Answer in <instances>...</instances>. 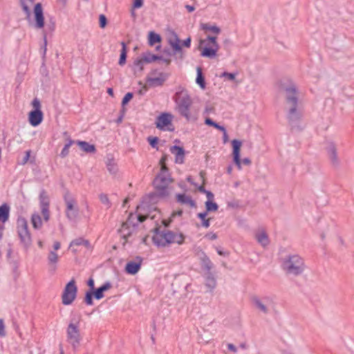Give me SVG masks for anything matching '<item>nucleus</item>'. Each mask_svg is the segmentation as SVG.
Here are the masks:
<instances>
[{
    "mask_svg": "<svg viewBox=\"0 0 354 354\" xmlns=\"http://www.w3.org/2000/svg\"><path fill=\"white\" fill-rule=\"evenodd\" d=\"M17 227L21 243L26 248H28L31 245L32 239L26 219L24 217H19L17 221Z\"/></svg>",
    "mask_w": 354,
    "mask_h": 354,
    "instance_id": "nucleus-7",
    "label": "nucleus"
},
{
    "mask_svg": "<svg viewBox=\"0 0 354 354\" xmlns=\"http://www.w3.org/2000/svg\"><path fill=\"white\" fill-rule=\"evenodd\" d=\"M198 48L201 50V55L202 57L209 59L216 57L219 50V44L216 37L207 35L205 39H201Z\"/></svg>",
    "mask_w": 354,
    "mask_h": 354,
    "instance_id": "nucleus-5",
    "label": "nucleus"
},
{
    "mask_svg": "<svg viewBox=\"0 0 354 354\" xmlns=\"http://www.w3.org/2000/svg\"><path fill=\"white\" fill-rule=\"evenodd\" d=\"M177 201L178 202L182 203L188 205L189 207H194L195 206V202L191 198L190 196L181 194L177 195Z\"/></svg>",
    "mask_w": 354,
    "mask_h": 354,
    "instance_id": "nucleus-31",
    "label": "nucleus"
},
{
    "mask_svg": "<svg viewBox=\"0 0 354 354\" xmlns=\"http://www.w3.org/2000/svg\"><path fill=\"white\" fill-rule=\"evenodd\" d=\"M75 245H84L86 248H90V243L88 241L84 239L83 238H78L71 242L69 248H73Z\"/></svg>",
    "mask_w": 354,
    "mask_h": 354,
    "instance_id": "nucleus-35",
    "label": "nucleus"
},
{
    "mask_svg": "<svg viewBox=\"0 0 354 354\" xmlns=\"http://www.w3.org/2000/svg\"><path fill=\"white\" fill-rule=\"evenodd\" d=\"M76 144L80 147V149L86 153H95V147L86 141L77 140Z\"/></svg>",
    "mask_w": 354,
    "mask_h": 354,
    "instance_id": "nucleus-30",
    "label": "nucleus"
},
{
    "mask_svg": "<svg viewBox=\"0 0 354 354\" xmlns=\"http://www.w3.org/2000/svg\"><path fill=\"white\" fill-rule=\"evenodd\" d=\"M252 305L260 312L267 314L274 308V301L271 297L253 296L251 298Z\"/></svg>",
    "mask_w": 354,
    "mask_h": 354,
    "instance_id": "nucleus-8",
    "label": "nucleus"
},
{
    "mask_svg": "<svg viewBox=\"0 0 354 354\" xmlns=\"http://www.w3.org/2000/svg\"><path fill=\"white\" fill-rule=\"evenodd\" d=\"M6 335V326L2 319H0V337H4Z\"/></svg>",
    "mask_w": 354,
    "mask_h": 354,
    "instance_id": "nucleus-50",
    "label": "nucleus"
},
{
    "mask_svg": "<svg viewBox=\"0 0 354 354\" xmlns=\"http://www.w3.org/2000/svg\"><path fill=\"white\" fill-rule=\"evenodd\" d=\"M223 133V142L224 143L227 142L228 140V136L226 131L225 128L224 127V130H220Z\"/></svg>",
    "mask_w": 354,
    "mask_h": 354,
    "instance_id": "nucleus-62",
    "label": "nucleus"
},
{
    "mask_svg": "<svg viewBox=\"0 0 354 354\" xmlns=\"http://www.w3.org/2000/svg\"><path fill=\"white\" fill-rule=\"evenodd\" d=\"M238 73L223 72V73L221 74L220 77H224L230 81H234Z\"/></svg>",
    "mask_w": 354,
    "mask_h": 354,
    "instance_id": "nucleus-46",
    "label": "nucleus"
},
{
    "mask_svg": "<svg viewBox=\"0 0 354 354\" xmlns=\"http://www.w3.org/2000/svg\"><path fill=\"white\" fill-rule=\"evenodd\" d=\"M10 207L8 204L3 203L0 206V221L5 223L9 219Z\"/></svg>",
    "mask_w": 354,
    "mask_h": 354,
    "instance_id": "nucleus-28",
    "label": "nucleus"
},
{
    "mask_svg": "<svg viewBox=\"0 0 354 354\" xmlns=\"http://www.w3.org/2000/svg\"><path fill=\"white\" fill-rule=\"evenodd\" d=\"M282 269L290 275L298 276L306 270L304 259L297 254L286 256L281 261Z\"/></svg>",
    "mask_w": 354,
    "mask_h": 354,
    "instance_id": "nucleus-2",
    "label": "nucleus"
},
{
    "mask_svg": "<svg viewBox=\"0 0 354 354\" xmlns=\"http://www.w3.org/2000/svg\"><path fill=\"white\" fill-rule=\"evenodd\" d=\"M39 201L41 214L45 221H48L50 218L49 214V199L44 191H41L39 194Z\"/></svg>",
    "mask_w": 354,
    "mask_h": 354,
    "instance_id": "nucleus-14",
    "label": "nucleus"
},
{
    "mask_svg": "<svg viewBox=\"0 0 354 354\" xmlns=\"http://www.w3.org/2000/svg\"><path fill=\"white\" fill-rule=\"evenodd\" d=\"M255 237L258 243L263 247H266L270 243L269 238L264 230L257 232Z\"/></svg>",
    "mask_w": 354,
    "mask_h": 354,
    "instance_id": "nucleus-26",
    "label": "nucleus"
},
{
    "mask_svg": "<svg viewBox=\"0 0 354 354\" xmlns=\"http://www.w3.org/2000/svg\"><path fill=\"white\" fill-rule=\"evenodd\" d=\"M66 203V214L67 218L71 221H75L78 217L79 209L75 199L70 194L64 196Z\"/></svg>",
    "mask_w": 354,
    "mask_h": 354,
    "instance_id": "nucleus-11",
    "label": "nucleus"
},
{
    "mask_svg": "<svg viewBox=\"0 0 354 354\" xmlns=\"http://www.w3.org/2000/svg\"><path fill=\"white\" fill-rule=\"evenodd\" d=\"M185 8L187 10V11L189 12H192L195 10V8L193 6H190V5H186Z\"/></svg>",
    "mask_w": 354,
    "mask_h": 354,
    "instance_id": "nucleus-63",
    "label": "nucleus"
},
{
    "mask_svg": "<svg viewBox=\"0 0 354 354\" xmlns=\"http://www.w3.org/2000/svg\"><path fill=\"white\" fill-rule=\"evenodd\" d=\"M173 115L169 113H162L157 117L156 127L162 131H173Z\"/></svg>",
    "mask_w": 354,
    "mask_h": 354,
    "instance_id": "nucleus-13",
    "label": "nucleus"
},
{
    "mask_svg": "<svg viewBox=\"0 0 354 354\" xmlns=\"http://www.w3.org/2000/svg\"><path fill=\"white\" fill-rule=\"evenodd\" d=\"M31 223L35 230H39L42 227V219L38 213H34L31 216Z\"/></svg>",
    "mask_w": 354,
    "mask_h": 354,
    "instance_id": "nucleus-32",
    "label": "nucleus"
},
{
    "mask_svg": "<svg viewBox=\"0 0 354 354\" xmlns=\"http://www.w3.org/2000/svg\"><path fill=\"white\" fill-rule=\"evenodd\" d=\"M205 195H206V196L207 198V201H213V199H214V194L211 192L207 191V192H205Z\"/></svg>",
    "mask_w": 354,
    "mask_h": 354,
    "instance_id": "nucleus-60",
    "label": "nucleus"
},
{
    "mask_svg": "<svg viewBox=\"0 0 354 354\" xmlns=\"http://www.w3.org/2000/svg\"><path fill=\"white\" fill-rule=\"evenodd\" d=\"M33 11L35 18V27L37 28H42L44 26V18L41 3H36L34 6Z\"/></svg>",
    "mask_w": 354,
    "mask_h": 354,
    "instance_id": "nucleus-17",
    "label": "nucleus"
},
{
    "mask_svg": "<svg viewBox=\"0 0 354 354\" xmlns=\"http://www.w3.org/2000/svg\"><path fill=\"white\" fill-rule=\"evenodd\" d=\"M206 212H216L218 207L213 201H207L205 202Z\"/></svg>",
    "mask_w": 354,
    "mask_h": 354,
    "instance_id": "nucleus-42",
    "label": "nucleus"
},
{
    "mask_svg": "<svg viewBox=\"0 0 354 354\" xmlns=\"http://www.w3.org/2000/svg\"><path fill=\"white\" fill-rule=\"evenodd\" d=\"M30 157V150L26 151V154H25V156H24V157L23 158V160L21 162V164L22 165L26 164L28 161Z\"/></svg>",
    "mask_w": 354,
    "mask_h": 354,
    "instance_id": "nucleus-55",
    "label": "nucleus"
},
{
    "mask_svg": "<svg viewBox=\"0 0 354 354\" xmlns=\"http://www.w3.org/2000/svg\"><path fill=\"white\" fill-rule=\"evenodd\" d=\"M205 285L207 287H208L211 290L214 289L216 286V279L215 278L212 276V275H209L207 278H206V282H205Z\"/></svg>",
    "mask_w": 354,
    "mask_h": 354,
    "instance_id": "nucleus-43",
    "label": "nucleus"
},
{
    "mask_svg": "<svg viewBox=\"0 0 354 354\" xmlns=\"http://www.w3.org/2000/svg\"><path fill=\"white\" fill-rule=\"evenodd\" d=\"M32 105L34 110L29 113L28 120L32 127H37L42 122L44 115L41 111L40 101L37 98L32 100Z\"/></svg>",
    "mask_w": 354,
    "mask_h": 354,
    "instance_id": "nucleus-10",
    "label": "nucleus"
},
{
    "mask_svg": "<svg viewBox=\"0 0 354 354\" xmlns=\"http://www.w3.org/2000/svg\"><path fill=\"white\" fill-rule=\"evenodd\" d=\"M147 207V203L145 201H143L140 205H138L137 207V218L140 223L144 221L147 216L142 215V212L145 209V208Z\"/></svg>",
    "mask_w": 354,
    "mask_h": 354,
    "instance_id": "nucleus-33",
    "label": "nucleus"
},
{
    "mask_svg": "<svg viewBox=\"0 0 354 354\" xmlns=\"http://www.w3.org/2000/svg\"><path fill=\"white\" fill-rule=\"evenodd\" d=\"M200 28L204 31L206 37L207 35H210L211 36H216L217 37L221 32V28L215 24L203 23L201 24Z\"/></svg>",
    "mask_w": 354,
    "mask_h": 354,
    "instance_id": "nucleus-16",
    "label": "nucleus"
},
{
    "mask_svg": "<svg viewBox=\"0 0 354 354\" xmlns=\"http://www.w3.org/2000/svg\"><path fill=\"white\" fill-rule=\"evenodd\" d=\"M141 57L145 63H151L160 59L159 56L153 55L149 52L143 53Z\"/></svg>",
    "mask_w": 354,
    "mask_h": 354,
    "instance_id": "nucleus-34",
    "label": "nucleus"
},
{
    "mask_svg": "<svg viewBox=\"0 0 354 354\" xmlns=\"http://www.w3.org/2000/svg\"><path fill=\"white\" fill-rule=\"evenodd\" d=\"M160 163L161 165V169L153 181V185L156 189V194L160 197L164 198L169 195V184L171 182L168 169L165 165V158H162Z\"/></svg>",
    "mask_w": 354,
    "mask_h": 354,
    "instance_id": "nucleus-3",
    "label": "nucleus"
},
{
    "mask_svg": "<svg viewBox=\"0 0 354 354\" xmlns=\"http://www.w3.org/2000/svg\"><path fill=\"white\" fill-rule=\"evenodd\" d=\"M106 25V18L104 15H100V26L101 28H104Z\"/></svg>",
    "mask_w": 354,
    "mask_h": 354,
    "instance_id": "nucleus-54",
    "label": "nucleus"
},
{
    "mask_svg": "<svg viewBox=\"0 0 354 354\" xmlns=\"http://www.w3.org/2000/svg\"><path fill=\"white\" fill-rule=\"evenodd\" d=\"M205 237L209 240H215L217 239V235L214 232H209L205 235Z\"/></svg>",
    "mask_w": 354,
    "mask_h": 354,
    "instance_id": "nucleus-58",
    "label": "nucleus"
},
{
    "mask_svg": "<svg viewBox=\"0 0 354 354\" xmlns=\"http://www.w3.org/2000/svg\"><path fill=\"white\" fill-rule=\"evenodd\" d=\"M161 41V37L158 34H156L153 32H150L149 34V44L150 46H153L156 43L160 42Z\"/></svg>",
    "mask_w": 354,
    "mask_h": 354,
    "instance_id": "nucleus-40",
    "label": "nucleus"
},
{
    "mask_svg": "<svg viewBox=\"0 0 354 354\" xmlns=\"http://www.w3.org/2000/svg\"><path fill=\"white\" fill-rule=\"evenodd\" d=\"M145 62H144L142 57H138L133 62V69L135 72H141L144 68V64Z\"/></svg>",
    "mask_w": 354,
    "mask_h": 354,
    "instance_id": "nucleus-38",
    "label": "nucleus"
},
{
    "mask_svg": "<svg viewBox=\"0 0 354 354\" xmlns=\"http://www.w3.org/2000/svg\"><path fill=\"white\" fill-rule=\"evenodd\" d=\"M153 242L157 247L159 248L167 246L165 232L156 233L153 236Z\"/></svg>",
    "mask_w": 354,
    "mask_h": 354,
    "instance_id": "nucleus-23",
    "label": "nucleus"
},
{
    "mask_svg": "<svg viewBox=\"0 0 354 354\" xmlns=\"http://www.w3.org/2000/svg\"><path fill=\"white\" fill-rule=\"evenodd\" d=\"M227 346L228 350L234 353H236L240 349L244 350L245 348V346L244 344H241L239 348L236 347L232 344H228Z\"/></svg>",
    "mask_w": 354,
    "mask_h": 354,
    "instance_id": "nucleus-48",
    "label": "nucleus"
},
{
    "mask_svg": "<svg viewBox=\"0 0 354 354\" xmlns=\"http://www.w3.org/2000/svg\"><path fill=\"white\" fill-rule=\"evenodd\" d=\"M87 285L90 287L91 290L90 291H94L95 288V281L93 278H90L87 281Z\"/></svg>",
    "mask_w": 354,
    "mask_h": 354,
    "instance_id": "nucleus-56",
    "label": "nucleus"
},
{
    "mask_svg": "<svg viewBox=\"0 0 354 354\" xmlns=\"http://www.w3.org/2000/svg\"><path fill=\"white\" fill-rule=\"evenodd\" d=\"M170 151L175 156L176 163L182 164L184 162L185 151L183 147L174 145L170 147Z\"/></svg>",
    "mask_w": 354,
    "mask_h": 354,
    "instance_id": "nucleus-20",
    "label": "nucleus"
},
{
    "mask_svg": "<svg viewBox=\"0 0 354 354\" xmlns=\"http://www.w3.org/2000/svg\"><path fill=\"white\" fill-rule=\"evenodd\" d=\"M59 259V255L56 252L53 250L49 251L47 257V260L48 266L52 270L55 271L57 269Z\"/></svg>",
    "mask_w": 354,
    "mask_h": 354,
    "instance_id": "nucleus-22",
    "label": "nucleus"
},
{
    "mask_svg": "<svg viewBox=\"0 0 354 354\" xmlns=\"http://www.w3.org/2000/svg\"><path fill=\"white\" fill-rule=\"evenodd\" d=\"M148 140L151 145V146L153 148L156 147L158 144V139L156 137H150L148 138Z\"/></svg>",
    "mask_w": 354,
    "mask_h": 354,
    "instance_id": "nucleus-53",
    "label": "nucleus"
},
{
    "mask_svg": "<svg viewBox=\"0 0 354 354\" xmlns=\"http://www.w3.org/2000/svg\"><path fill=\"white\" fill-rule=\"evenodd\" d=\"M174 100L177 111L186 120L192 119L190 112L192 100L188 92L185 90L177 91L174 96Z\"/></svg>",
    "mask_w": 354,
    "mask_h": 354,
    "instance_id": "nucleus-4",
    "label": "nucleus"
},
{
    "mask_svg": "<svg viewBox=\"0 0 354 354\" xmlns=\"http://www.w3.org/2000/svg\"><path fill=\"white\" fill-rule=\"evenodd\" d=\"M328 153L333 162H337V156L336 153V149L333 145H330L328 147Z\"/></svg>",
    "mask_w": 354,
    "mask_h": 354,
    "instance_id": "nucleus-41",
    "label": "nucleus"
},
{
    "mask_svg": "<svg viewBox=\"0 0 354 354\" xmlns=\"http://www.w3.org/2000/svg\"><path fill=\"white\" fill-rule=\"evenodd\" d=\"M77 288L74 279H71L64 288L62 295V302L64 306L73 304L77 297Z\"/></svg>",
    "mask_w": 354,
    "mask_h": 354,
    "instance_id": "nucleus-9",
    "label": "nucleus"
},
{
    "mask_svg": "<svg viewBox=\"0 0 354 354\" xmlns=\"http://www.w3.org/2000/svg\"><path fill=\"white\" fill-rule=\"evenodd\" d=\"M101 203L108 209L111 207V202L106 194H101L99 196Z\"/></svg>",
    "mask_w": 354,
    "mask_h": 354,
    "instance_id": "nucleus-47",
    "label": "nucleus"
},
{
    "mask_svg": "<svg viewBox=\"0 0 354 354\" xmlns=\"http://www.w3.org/2000/svg\"><path fill=\"white\" fill-rule=\"evenodd\" d=\"M107 169L113 174H115L118 170L115 164L111 162L107 164Z\"/></svg>",
    "mask_w": 354,
    "mask_h": 354,
    "instance_id": "nucleus-51",
    "label": "nucleus"
},
{
    "mask_svg": "<svg viewBox=\"0 0 354 354\" xmlns=\"http://www.w3.org/2000/svg\"><path fill=\"white\" fill-rule=\"evenodd\" d=\"M111 288V283L109 281L105 282L101 287L97 288L94 292V297L100 300L104 297V292L109 290Z\"/></svg>",
    "mask_w": 354,
    "mask_h": 354,
    "instance_id": "nucleus-25",
    "label": "nucleus"
},
{
    "mask_svg": "<svg viewBox=\"0 0 354 354\" xmlns=\"http://www.w3.org/2000/svg\"><path fill=\"white\" fill-rule=\"evenodd\" d=\"M165 80H166V77H165V75L162 73H160L158 77H148L147 82L149 86H161L163 84V82L165 81Z\"/></svg>",
    "mask_w": 354,
    "mask_h": 354,
    "instance_id": "nucleus-27",
    "label": "nucleus"
},
{
    "mask_svg": "<svg viewBox=\"0 0 354 354\" xmlns=\"http://www.w3.org/2000/svg\"><path fill=\"white\" fill-rule=\"evenodd\" d=\"M198 257L201 260L202 267L207 271H210L212 268V263L206 254L204 252L201 251L198 254Z\"/></svg>",
    "mask_w": 354,
    "mask_h": 354,
    "instance_id": "nucleus-24",
    "label": "nucleus"
},
{
    "mask_svg": "<svg viewBox=\"0 0 354 354\" xmlns=\"http://www.w3.org/2000/svg\"><path fill=\"white\" fill-rule=\"evenodd\" d=\"M286 95V109L287 118L290 122H294L301 116V110L298 104L297 88L292 83L284 88Z\"/></svg>",
    "mask_w": 354,
    "mask_h": 354,
    "instance_id": "nucleus-1",
    "label": "nucleus"
},
{
    "mask_svg": "<svg viewBox=\"0 0 354 354\" xmlns=\"http://www.w3.org/2000/svg\"><path fill=\"white\" fill-rule=\"evenodd\" d=\"M196 71H197V77L196 79V82L202 89H204L205 88V82L204 77H203L202 70L200 67H198L196 69Z\"/></svg>",
    "mask_w": 354,
    "mask_h": 354,
    "instance_id": "nucleus-39",
    "label": "nucleus"
},
{
    "mask_svg": "<svg viewBox=\"0 0 354 354\" xmlns=\"http://www.w3.org/2000/svg\"><path fill=\"white\" fill-rule=\"evenodd\" d=\"M183 46L186 48H189L191 46V38L188 37L183 42Z\"/></svg>",
    "mask_w": 354,
    "mask_h": 354,
    "instance_id": "nucleus-59",
    "label": "nucleus"
},
{
    "mask_svg": "<svg viewBox=\"0 0 354 354\" xmlns=\"http://www.w3.org/2000/svg\"><path fill=\"white\" fill-rule=\"evenodd\" d=\"M80 318L72 319L66 328V340L74 349L77 348L82 340Z\"/></svg>",
    "mask_w": 354,
    "mask_h": 354,
    "instance_id": "nucleus-6",
    "label": "nucleus"
},
{
    "mask_svg": "<svg viewBox=\"0 0 354 354\" xmlns=\"http://www.w3.org/2000/svg\"><path fill=\"white\" fill-rule=\"evenodd\" d=\"M130 223V220L127 221L126 223H123L122 225V227L120 229L121 233L124 237H127L131 234V232H127L129 227V224Z\"/></svg>",
    "mask_w": 354,
    "mask_h": 354,
    "instance_id": "nucleus-49",
    "label": "nucleus"
},
{
    "mask_svg": "<svg viewBox=\"0 0 354 354\" xmlns=\"http://www.w3.org/2000/svg\"><path fill=\"white\" fill-rule=\"evenodd\" d=\"M143 0H134L133 2V8H140L142 6Z\"/></svg>",
    "mask_w": 354,
    "mask_h": 354,
    "instance_id": "nucleus-57",
    "label": "nucleus"
},
{
    "mask_svg": "<svg viewBox=\"0 0 354 354\" xmlns=\"http://www.w3.org/2000/svg\"><path fill=\"white\" fill-rule=\"evenodd\" d=\"M93 297H94L93 291H87L86 292L84 301L86 305L92 306L93 304Z\"/></svg>",
    "mask_w": 354,
    "mask_h": 354,
    "instance_id": "nucleus-45",
    "label": "nucleus"
},
{
    "mask_svg": "<svg viewBox=\"0 0 354 354\" xmlns=\"http://www.w3.org/2000/svg\"><path fill=\"white\" fill-rule=\"evenodd\" d=\"M207 212H200L197 214L198 217L201 220V225L205 228H208L210 225V219L206 218Z\"/></svg>",
    "mask_w": 354,
    "mask_h": 354,
    "instance_id": "nucleus-37",
    "label": "nucleus"
},
{
    "mask_svg": "<svg viewBox=\"0 0 354 354\" xmlns=\"http://www.w3.org/2000/svg\"><path fill=\"white\" fill-rule=\"evenodd\" d=\"M241 145L242 142L239 140H233L232 141L233 160L239 169H241V163L246 165H249L251 163V161L248 158H245L242 160H241L240 149Z\"/></svg>",
    "mask_w": 354,
    "mask_h": 354,
    "instance_id": "nucleus-12",
    "label": "nucleus"
},
{
    "mask_svg": "<svg viewBox=\"0 0 354 354\" xmlns=\"http://www.w3.org/2000/svg\"><path fill=\"white\" fill-rule=\"evenodd\" d=\"M168 42L175 53H179L182 50L180 46V40L176 32H172L169 37Z\"/></svg>",
    "mask_w": 354,
    "mask_h": 354,
    "instance_id": "nucleus-21",
    "label": "nucleus"
},
{
    "mask_svg": "<svg viewBox=\"0 0 354 354\" xmlns=\"http://www.w3.org/2000/svg\"><path fill=\"white\" fill-rule=\"evenodd\" d=\"M133 97V94L131 93H127L123 97L122 104V105H125L127 104Z\"/></svg>",
    "mask_w": 354,
    "mask_h": 354,
    "instance_id": "nucleus-52",
    "label": "nucleus"
},
{
    "mask_svg": "<svg viewBox=\"0 0 354 354\" xmlns=\"http://www.w3.org/2000/svg\"><path fill=\"white\" fill-rule=\"evenodd\" d=\"M19 3L26 18L30 19L32 10L35 6L34 0H19Z\"/></svg>",
    "mask_w": 354,
    "mask_h": 354,
    "instance_id": "nucleus-19",
    "label": "nucleus"
},
{
    "mask_svg": "<svg viewBox=\"0 0 354 354\" xmlns=\"http://www.w3.org/2000/svg\"><path fill=\"white\" fill-rule=\"evenodd\" d=\"M64 135L65 136H66V140L67 142L64 146V147H63V149L61 151V153L59 154V156L62 158H65V157H66L68 155L70 147L75 143L74 140H73L70 138V136L68 135V133L66 132H64Z\"/></svg>",
    "mask_w": 354,
    "mask_h": 354,
    "instance_id": "nucleus-29",
    "label": "nucleus"
},
{
    "mask_svg": "<svg viewBox=\"0 0 354 354\" xmlns=\"http://www.w3.org/2000/svg\"><path fill=\"white\" fill-rule=\"evenodd\" d=\"M198 190H199L201 192L204 193V194L205 193V192H207V190H206V189L204 188V187H203V186H200V187H198Z\"/></svg>",
    "mask_w": 354,
    "mask_h": 354,
    "instance_id": "nucleus-64",
    "label": "nucleus"
},
{
    "mask_svg": "<svg viewBox=\"0 0 354 354\" xmlns=\"http://www.w3.org/2000/svg\"><path fill=\"white\" fill-rule=\"evenodd\" d=\"M205 124L207 125H209V126L214 127V128H216V129H218V130H224L223 126L218 124V123L215 122L209 118H207L205 120Z\"/></svg>",
    "mask_w": 354,
    "mask_h": 354,
    "instance_id": "nucleus-44",
    "label": "nucleus"
},
{
    "mask_svg": "<svg viewBox=\"0 0 354 354\" xmlns=\"http://www.w3.org/2000/svg\"><path fill=\"white\" fill-rule=\"evenodd\" d=\"M61 248V244L59 241H55L53 244V251L56 252Z\"/></svg>",
    "mask_w": 354,
    "mask_h": 354,
    "instance_id": "nucleus-61",
    "label": "nucleus"
},
{
    "mask_svg": "<svg viewBox=\"0 0 354 354\" xmlns=\"http://www.w3.org/2000/svg\"><path fill=\"white\" fill-rule=\"evenodd\" d=\"M167 245L171 243L182 244L184 241V236L181 233H175L170 231L165 232Z\"/></svg>",
    "mask_w": 354,
    "mask_h": 354,
    "instance_id": "nucleus-18",
    "label": "nucleus"
},
{
    "mask_svg": "<svg viewBox=\"0 0 354 354\" xmlns=\"http://www.w3.org/2000/svg\"><path fill=\"white\" fill-rule=\"evenodd\" d=\"M122 45V50L120 53V56L119 59L118 64L120 66H123L126 63V59H127V46L124 42L121 43Z\"/></svg>",
    "mask_w": 354,
    "mask_h": 354,
    "instance_id": "nucleus-36",
    "label": "nucleus"
},
{
    "mask_svg": "<svg viewBox=\"0 0 354 354\" xmlns=\"http://www.w3.org/2000/svg\"><path fill=\"white\" fill-rule=\"evenodd\" d=\"M142 259L138 257L135 260L129 261L125 266V272L129 274H136L141 268Z\"/></svg>",
    "mask_w": 354,
    "mask_h": 354,
    "instance_id": "nucleus-15",
    "label": "nucleus"
}]
</instances>
